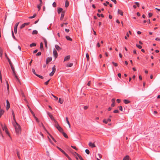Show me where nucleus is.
<instances>
[{
	"instance_id": "nucleus-31",
	"label": "nucleus",
	"mask_w": 160,
	"mask_h": 160,
	"mask_svg": "<svg viewBox=\"0 0 160 160\" xmlns=\"http://www.w3.org/2000/svg\"><path fill=\"white\" fill-rule=\"evenodd\" d=\"M97 15L99 17H100V16H101L102 18L104 17V15L102 14H99V13H97Z\"/></svg>"
},
{
	"instance_id": "nucleus-1",
	"label": "nucleus",
	"mask_w": 160,
	"mask_h": 160,
	"mask_svg": "<svg viewBox=\"0 0 160 160\" xmlns=\"http://www.w3.org/2000/svg\"><path fill=\"white\" fill-rule=\"evenodd\" d=\"M13 124L15 127L16 132L17 134L19 133L21 131L20 126L17 122H13Z\"/></svg>"
},
{
	"instance_id": "nucleus-44",
	"label": "nucleus",
	"mask_w": 160,
	"mask_h": 160,
	"mask_svg": "<svg viewBox=\"0 0 160 160\" xmlns=\"http://www.w3.org/2000/svg\"><path fill=\"white\" fill-rule=\"evenodd\" d=\"M109 4V2L108 1H106V3H103V5L105 6H107V4Z\"/></svg>"
},
{
	"instance_id": "nucleus-24",
	"label": "nucleus",
	"mask_w": 160,
	"mask_h": 160,
	"mask_svg": "<svg viewBox=\"0 0 160 160\" xmlns=\"http://www.w3.org/2000/svg\"><path fill=\"white\" fill-rule=\"evenodd\" d=\"M66 122H67L68 124V125L69 127L70 128L71 127V126H70V123L69 121H68V118L67 117H66Z\"/></svg>"
},
{
	"instance_id": "nucleus-18",
	"label": "nucleus",
	"mask_w": 160,
	"mask_h": 160,
	"mask_svg": "<svg viewBox=\"0 0 160 160\" xmlns=\"http://www.w3.org/2000/svg\"><path fill=\"white\" fill-rule=\"evenodd\" d=\"M118 13L120 14L121 16L123 15V12L120 9H118Z\"/></svg>"
},
{
	"instance_id": "nucleus-45",
	"label": "nucleus",
	"mask_w": 160,
	"mask_h": 160,
	"mask_svg": "<svg viewBox=\"0 0 160 160\" xmlns=\"http://www.w3.org/2000/svg\"><path fill=\"white\" fill-rule=\"evenodd\" d=\"M113 112L114 113H119V111L118 110H114V111H113Z\"/></svg>"
},
{
	"instance_id": "nucleus-42",
	"label": "nucleus",
	"mask_w": 160,
	"mask_h": 160,
	"mask_svg": "<svg viewBox=\"0 0 160 160\" xmlns=\"http://www.w3.org/2000/svg\"><path fill=\"white\" fill-rule=\"evenodd\" d=\"M52 96H53L54 98H55V100L56 101H57V100H58V98L57 97H56V96H54V95H53V94H52Z\"/></svg>"
},
{
	"instance_id": "nucleus-35",
	"label": "nucleus",
	"mask_w": 160,
	"mask_h": 160,
	"mask_svg": "<svg viewBox=\"0 0 160 160\" xmlns=\"http://www.w3.org/2000/svg\"><path fill=\"white\" fill-rule=\"evenodd\" d=\"M63 100H61V99L60 98H59V102L61 103V104H62L63 103Z\"/></svg>"
},
{
	"instance_id": "nucleus-3",
	"label": "nucleus",
	"mask_w": 160,
	"mask_h": 160,
	"mask_svg": "<svg viewBox=\"0 0 160 160\" xmlns=\"http://www.w3.org/2000/svg\"><path fill=\"white\" fill-rule=\"evenodd\" d=\"M11 69L12 71V73H13V75L16 78V79L17 80V81L19 82V79L18 77L17 76V75L16 74L15 70L14 67L12 68Z\"/></svg>"
},
{
	"instance_id": "nucleus-41",
	"label": "nucleus",
	"mask_w": 160,
	"mask_h": 160,
	"mask_svg": "<svg viewBox=\"0 0 160 160\" xmlns=\"http://www.w3.org/2000/svg\"><path fill=\"white\" fill-rule=\"evenodd\" d=\"M12 37L14 39H16V38L14 35V33H13V31H12Z\"/></svg>"
},
{
	"instance_id": "nucleus-14",
	"label": "nucleus",
	"mask_w": 160,
	"mask_h": 160,
	"mask_svg": "<svg viewBox=\"0 0 160 160\" xmlns=\"http://www.w3.org/2000/svg\"><path fill=\"white\" fill-rule=\"evenodd\" d=\"M70 55H68L65 57L64 59V61H68L70 59Z\"/></svg>"
},
{
	"instance_id": "nucleus-13",
	"label": "nucleus",
	"mask_w": 160,
	"mask_h": 160,
	"mask_svg": "<svg viewBox=\"0 0 160 160\" xmlns=\"http://www.w3.org/2000/svg\"><path fill=\"white\" fill-rule=\"evenodd\" d=\"M6 102H7L6 108H7V110H8V109L10 107V103H9V101H8V100H7Z\"/></svg>"
},
{
	"instance_id": "nucleus-15",
	"label": "nucleus",
	"mask_w": 160,
	"mask_h": 160,
	"mask_svg": "<svg viewBox=\"0 0 160 160\" xmlns=\"http://www.w3.org/2000/svg\"><path fill=\"white\" fill-rule=\"evenodd\" d=\"M64 12H62L61 13V16L60 17V20H62L63 19L64 17Z\"/></svg>"
},
{
	"instance_id": "nucleus-8",
	"label": "nucleus",
	"mask_w": 160,
	"mask_h": 160,
	"mask_svg": "<svg viewBox=\"0 0 160 160\" xmlns=\"http://www.w3.org/2000/svg\"><path fill=\"white\" fill-rule=\"evenodd\" d=\"M30 23L29 22H27V23H24L22 24V25L20 27V28L21 29H22V28H24L25 26H27L29 25Z\"/></svg>"
},
{
	"instance_id": "nucleus-46",
	"label": "nucleus",
	"mask_w": 160,
	"mask_h": 160,
	"mask_svg": "<svg viewBox=\"0 0 160 160\" xmlns=\"http://www.w3.org/2000/svg\"><path fill=\"white\" fill-rule=\"evenodd\" d=\"M112 64H113V65L115 66V67H117L118 66V64L116 63H115V62H112Z\"/></svg>"
},
{
	"instance_id": "nucleus-56",
	"label": "nucleus",
	"mask_w": 160,
	"mask_h": 160,
	"mask_svg": "<svg viewBox=\"0 0 160 160\" xmlns=\"http://www.w3.org/2000/svg\"><path fill=\"white\" fill-rule=\"evenodd\" d=\"M134 3L138 7H139V4L138 2H135Z\"/></svg>"
},
{
	"instance_id": "nucleus-60",
	"label": "nucleus",
	"mask_w": 160,
	"mask_h": 160,
	"mask_svg": "<svg viewBox=\"0 0 160 160\" xmlns=\"http://www.w3.org/2000/svg\"><path fill=\"white\" fill-rule=\"evenodd\" d=\"M117 102L118 103H119L121 102V100L119 99H118L117 100Z\"/></svg>"
},
{
	"instance_id": "nucleus-54",
	"label": "nucleus",
	"mask_w": 160,
	"mask_h": 160,
	"mask_svg": "<svg viewBox=\"0 0 160 160\" xmlns=\"http://www.w3.org/2000/svg\"><path fill=\"white\" fill-rule=\"evenodd\" d=\"M152 15V14L151 13H148V17L149 18L151 17Z\"/></svg>"
},
{
	"instance_id": "nucleus-5",
	"label": "nucleus",
	"mask_w": 160,
	"mask_h": 160,
	"mask_svg": "<svg viewBox=\"0 0 160 160\" xmlns=\"http://www.w3.org/2000/svg\"><path fill=\"white\" fill-rule=\"evenodd\" d=\"M56 71V68L55 66L54 65L53 67L52 68V72L49 74V76H52L54 74L55 72Z\"/></svg>"
},
{
	"instance_id": "nucleus-25",
	"label": "nucleus",
	"mask_w": 160,
	"mask_h": 160,
	"mask_svg": "<svg viewBox=\"0 0 160 160\" xmlns=\"http://www.w3.org/2000/svg\"><path fill=\"white\" fill-rule=\"evenodd\" d=\"M62 133L64 137L67 138H68V136L65 132H63Z\"/></svg>"
},
{
	"instance_id": "nucleus-47",
	"label": "nucleus",
	"mask_w": 160,
	"mask_h": 160,
	"mask_svg": "<svg viewBox=\"0 0 160 160\" xmlns=\"http://www.w3.org/2000/svg\"><path fill=\"white\" fill-rule=\"evenodd\" d=\"M50 137H51V138H52V140L54 141L55 142H56V140H55V139L51 135H50Z\"/></svg>"
},
{
	"instance_id": "nucleus-30",
	"label": "nucleus",
	"mask_w": 160,
	"mask_h": 160,
	"mask_svg": "<svg viewBox=\"0 0 160 160\" xmlns=\"http://www.w3.org/2000/svg\"><path fill=\"white\" fill-rule=\"evenodd\" d=\"M38 32L36 30H34L32 32V34L33 35L36 34L38 33Z\"/></svg>"
},
{
	"instance_id": "nucleus-22",
	"label": "nucleus",
	"mask_w": 160,
	"mask_h": 160,
	"mask_svg": "<svg viewBox=\"0 0 160 160\" xmlns=\"http://www.w3.org/2000/svg\"><path fill=\"white\" fill-rule=\"evenodd\" d=\"M43 41H44V43H45V47H46V48H47V40L44 38L43 39Z\"/></svg>"
},
{
	"instance_id": "nucleus-36",
	"label": "nucleus",
	"mask_w": 160,
	"mask_h": 160,
	"mask_svg": "<svg viewBox=\"0 0 160 160\" xmlns=\"http://www.w3.org/2000/svg\"><path fill=\"white\" fill-rule=\"evenodd\" d=\"M42 6V5H40V3L39 4L37 8H38V11H39L41 9V6Z\"/></svg>"
},
{
	"instance_id": "nucleus-32",
	"label": "nucleus",
	"mask_w": 160,
	"mask_h": 160,
	"mask_svg": "<svg viewBox=\"0 0 160 160\" xmlns=\"http://www.w3.org/2000/svg\"><path fill=\"white\" fill-rule=\"evenodd\" d=\"M17 155L18 156V157L19 159H20V157L19 155V152L18 151H17Z\"/></svg>"
},
{
	"instance_id": "nucleus-39",
	"label": "nucleus",
	"mask_w": 160,
	"mask_h": 160,
	"mask_svg": "<svg viewBox=\"0 0 160 160\" xmlns=\"http://www.w3.org/2000/svg\"><path fill=\"white\" fill-rule=\"evenodd\" d=\"M136 46L137 47H138L139 49H141L142 48V46L141 45H139L138 44H137L136 45Z\"/></svg>"
},
{
	"instance_id": "nucleus-7",
	"label": "nucleus",
	"mask_w": 160,
	"mask_h": 160,
	"mask_svg": "<svg viewBox=\"0 0 160 160\" xmlns=\"http://www.w3.org/2000/svg\"><path fill=\"white\" fill-rule=\"evenodd\" d=\"M53 56L55 57V59L58 56V54L57 51L54 49L53 52Z\"/></svg>"
},
{
	"instance_id": "nucleus-23",
	"label": "nucleus",
	"mask_w": 160,
	"mask_h": 160,
	"mask_svg": "<svg viewBox=\"0 0 160 160\" xmlns=\"http://www.w3.org/2000/svg\"><path fill=\"white\" fill-rule=\"evenodd\" d=\"M65 37L67 40L70 41H72V39L71 38H70L69 36H66Z\"/></svg>"
},
{
	"instance_id": "nucleus-16",
	"label": "nucleus",
	"mask_w": 160,
	"mask_h": 160,
	"mask_svg": "<svg viewBox=\"0 0 160 160\" xmlns=\"http://www.w3.org/2000/svg\"><path fill=\"white\" fill-rule=\"evenodd\" d=\"M49 117L52 120H53L54 121L55 123H57V122L54 119V117L52 114L50 115Z\"/></svg>"
},
{
	"instance_id": "nucleus-40",
	"label": "nucleus",
	"mask_w": 160,
	"mask_h": 160,
	"mask_svg": "<svg viewBox=\"0 0 160 160\" xmlns=\"http://www.w3.org/2000/svg\"><path fill=\"white\" fill-rule=\"evenodd\" d=\"M36 16V14H34L33 16L29 17V18H31V19L33 18H35Z\"/></svg>"
},
{
	"instance_id": "nucleus-51",
	"label": "nucleus",
	"mask_w": 160,
	"mask_h": 160,
	"mask_svg": "<svg viewBox=\"0 0 160 160\" xmlns=\"http://www.w3.org/2000/svg\"><path fill=\"white\" fill-rule=\"evenodd\" d=\"M41 55V52H38L36 54V55L38 56H40Z\"/></svg>"
},
{
	"instance_id": "nucleus-6",
	"label": "nucleus",
	"mask_w": 160,
	"mask_h": 160,
	"mask_svg": "<svg viewBox=\"0 0 160 160\" xmlns=\"http://www.w3.org/2000/svg\"><path fill=\"white\" fill-rule=\"evenodd\" d=\"M19 23V22H17L16 23V24L15 25L14 30V33L15 34H16L17 33V28H18V26Z\"/></svg>"
},
{
	"instance_id": "nucleus-50",
	"label": "nucleus",
	"mask_w": 160,
	"mask_h": 160,
	"mask_svg": "<svg viewBox=\"0 0 160 160\" xmlns=\"http://www.w3.org/2000/svg\"><path fill=\"white\" fill-rule=\"evenodd\" d=\"M52 6L54 7H56V4L55 2H54L52 3Z\"/></svg>"
},
{
	"instance_id": "nucleus-57",
	"label": "nucleus",
	"mask_w": 160,
	"mask_h": 160,
	"mask_svg": "<svg viewBox=\"0 0 160 160\" xmlns=\"http://www.w3.org/2000/svg\"><path fill=\"white\" fill-rule=\"evenodd\" d=\"M50 79H49L48 80V81H47V82H45V84L46 85H47L48 83V82H49V81H50Z\"/></svg>"
},
{
	"instance_id": "nucleus-19",
	"label": "nucleus",
	"mask_w": 160,
	"mask_h": 160,
	"mask_svg": "<svg viewBox=\"0 0 160 160\" xmlns=\"http://www.w3.org/2000/svg\"><path fill=\"white\" fill-rule=\"evenodd\" d=\"M55 47L56 49L58 51H60L61 49V48L58 45H55Z\"/></svg>"
},
{
	"instance_id": "nucleus-58",
	"label": "nucleus",
	"mask_w": 160,
	"mask_h": 160,
	"mask_svg": "<svg viewBox=\"0 0 160 160\" xmlns=\"http://www.w3.org/2000/svg\"><path fill=\"white\" fill-rule=\"evenodd\" d=\"M119 110L121 111H122V106H120L119 107Z\"/></svg>"
},
{
	"instance_id": "nucleus-21",
	"label": "nucleus",
	"mask_w": 160,
	"mask_h": 160,
	"mask_svg": "<svg viewBox=\"0 0 160 160\" xmlns=\"http://www.w3.org/2000/svg\"><path fill=\"white\" fill-rule=\"evenodd\" d=\"M63 10L62 8H59L58 10V14H60L61 12H62Z\"/></svg>"
},
{
	"instance_id": "nucleus-26",
	"label": "nucleus",
	"mask_w": 160,
	"mask_h": 160,
	"mask_svg": "<svg viewBox=\"0 0 160 160\" xmlns=\"http://www.w3.org/2000/svg\"><path fill=\"white\" fill-rule=\"evenodd\" d=\"M129 156L128 155L126 156L124 158L123 160H129Z\"/></svg>"
},
{
	"instance_id": "nucleus-27",
	"label": "nucleus",
	"mask_w": 160,
	"mask_h": 160,
	"mask_svg": "<svg viewBox=\"0 0 160 160\" xmlns=\"http://www.w3.org/2000/svg\"><path fill=\"white\" fill-rule=\"evenodd\" d=\"M4 112V111L3 110H0V118L3 114Z\"/></svg>"
},
{
	"instance_id": "nucleus-53",
	"label": "nucleus",
	"mask_w": 160,
	"mask_h": 160,
	"mask_svg": "<svg viewBox=\"0 0 160 160\" xmlns=\"http://www.w3.org/2000/svg\"><path fill=\"white\" fill-rule=\"evenodd\" d=\"M7 90L8 91L9 89V84L7 82Z\"/></svg>"
},
{
	"instance_id": "nucleus-34",
	"label": "nucleus",
	"mask_w": 160,
	"mask_h": 160,
	"mask_svg": "<svg viewBox=\"0 0 160 160\" xmlns=\"http://www.w3.org/2000/svg\"><path fill=\"white\" fill-rule=\"evenodd\" d=\"M32 71L33 73L34 74H35L36 76V75H37V74L36 73L35 71V70L34 68H32Z\"/></svg>"
},
{
	"instance_id": "nucleus-49",
	"label": "nucleus",
	"mask_w": 160,
	"mask_h": 160,
	"mask_svg": "<svg viewBox=\"0 0 160 160\" xmlns=\"http://www.w3.org/2000/svg\"><path fill=\"white\" fill-rule=\"evenodd\" d=\"M126 36H125V39H128V38H127V37H128L129 36V34L128 33H127V34H126Z\"/></svg>"
},
{
	"instance_id": "nucleus-33",
	"label": "nucleus",
	"mask_w": 160,
	"mask_h": 160,
	"mask_svg": "<svg viewBox=\"0 0 160 160\" xmlns=\"http://www.w3.org/2000/svg\"><path fill=\"white\" fill-rule=\"evenodd\" d=\"M36 76L40 78L43 79V77L42 76L40 75L39 74L36 75Z\"/></svg>"
},
{
	"instance_id": "nucleus-28",
	"label": "nucleus",
	"mask_w": 160,
	"mask_h": 160,
	"mask_svg": "<svg viewBox=\"0 0 160 160\" xmlns=\"http://www.w3.org/2000/svg\"><path fill=\"white\" fill-rule=\"evenodd\" d=\"M36 44L35 43H33L30 45V47H33L36 46Z\"/></svg>"
},
{
	"instance_id": "nucleus-29",
	"label": "nucleus",
	"mask_w": 160,
	"mask_h": 160,
	"mask_svg": "<svg viewBox=\"0 0 160 160\" xmlns=\"http://www.w3.org/2000/svg\"><path fill=\"white\" fill-rule=\"evenodd\" d=\"M69 6V2L68 1L66 0L65 1V7H68Z\"/></svg>"
},
{
	"instance_id": "nucleus-52",
	"label": "nucleus",
	"mask_w": 160,
	"mask_h": 160,
	"mask_svg": "<svg viewBox=\"0 0 160 160\" xmlns=\"http://www.w3.org/2000/svg\"><path fill=\"white\" fill-rule=\"evenodd\" d=\"M7 59L8 61V62H9V64H11L12 63V62H11V61H10V59L8 58H7Z\"/></svg>"
},
{
	"instance_id": "nucleus-20",
	"label": "nucleus",
	"mask_w": 160,
	"mask_h": 160,
	"mask_svg": "<svg viewBox=\"0 0 160 160\" xmlns=\"http://www.w3.org/2000/svg\"><path fill=\"white\" fill-rule=\"evenodd\" d=\"M123 102H124V103L126 104H128L130 102V101H129V100H127V99H124L123 100Z\"/></svg>"
},
{
	"instance_id": "nucleus-48",
	"label": "nucleus",
	"mask_w": 160,
	"mask_h": 160,
	"mask_svg": "<svg viewBox=\"0 0 160 160\" xmlns=\"http://www.w3.org/2000/svg\"><path fill=\"white\" fill-rule=\"evenodd\" d=\"M86 58H87V59L88 60H89V55L87 53L86 54Z\"/></svg>"
},
{
	"instance_id": "nucleus-43",
	"label": "nucleus",
	"mask_w": 160,
	"mask_h": 160,
	"mask_svg": "<svg viewBox=\"0 0 160 160\" xmlns=\"http://www.w3.org/2000/svg\"><path fill=\"white\" fill-rule=\"evenodd\" d=\"M85 152L88 154H89L90 153V152H89V151L88 149H86L85 150Z\"/></svg>"
},
{
	"instance_id": "nucleus-64",
	"label": "nucleus",
	"mask_w": 160,
	"mask_h": 160,
	"mask_svg": "<svg viewBox=\"0 0 160 160\" xmlns=\"http://www.w3.org/2000/svg\"><path fill=\"white\" fill-rule=\"evenodd\" d=\"M155 40L156 41H160V38H157L155 39Z\"/></svg>"
},
{
	"instance_id": "nucleus-17",
	"label": "nucleus",
	"mask_w": 160,
	"mask_h": 160,
	"mask_svg": "<svg viewBox=\"0 0 160 160\" xmlns=\"http://www.w3.org/2000/svg\"><path fill=\"white\" fill-rule=\"evenodd\" d=\"M75 154L77 155V156H78V157L79 158V159L80 160H84L82 157L81 156H80V155L78 154V153H77L76 152H74Z\"/></svg>"
},
{
	"instance_id": "nucleus-62",
	"label": "nucleus",
	"mask_w": 160,
	"mask_h": 160,
	"mask_svg": "<svg viewBox=\"0 0 160 160\" xmlns=\"http://www.w3.org/2000/svg\"><path fill=\"white\" fill-rule=\"evenodd\" d=\"M88 108V107L87 106H85L83 108L85 110H86Z\"/></svg>"
},
{
	"instance_id": "nucleus-2",
	"label": "nucleus",
	"mask_w": 160,
	"mask_h": 160,
	"mask_svg": "<svg viewBox=\"0 0 160 160\" xmlns=\"http://www.w3.org/2000/svg\"><path fill=\"white\" fill-rule=\"evenodd\" d=\"M1 125L2 130L3 131H5L6 134H7L8 136H10L9 133L8 132L6 125L4 124H3L2 123L1 124Z\"/></svg>"
},
{
	"instance_id": "nucleus-4",
	"label": "nucleus",
	"mask_w": 160,
	"mask_h": 160,
	"mask_svg": "<svg viewBox=\"0 0 160 160\" xmlns=\"http://www.w3.org/2000/svg\"><path fill=\"white\" fill-rule=\"evenodd\" d=\"M57 124L55 125V127L58 129V130L61 132H63V130L61 127L58 124L56 123Z\"/></svg>"
},
{
	"instance_id": "nucleus-59",
	"label": "nucleus",
	"mask_w": 160,
	"mask_h": 160,
	"mask_svg": "<svg viewBox=\"0 0 160 160\" xmlns=\"http://www.w3.org/2000/svg\"><path fill=\"white\" fill-rule=\"evenodd\" d=\"M115 98H112L111 100V101L112 103H115Z\"/></svg>"
},
{
	"instance_id": "nucleus-10",
	"label": "nucleus",
	"mask_w": 160,
	"mask_h": 160,
	"mask_svg": "<svg viewBox=\"0 0 160 160\" xmlns=\"http://www.w3.org/2000/svg\"><path fill=\"white\" fill-rule=\"evenodd\" d=\"M52 57H48L47 58L46 60V63L48 64L52 60Z\"/></svg>"
},
{
	"instance_id": "nucleus-63",
	"label": "nucleus",
	"mask_w": 160,
	"mask_h": 160,
	"mask_svg": "<svg viewBox=\"0 0 160 160\" xmlns=\"http://www.w3.org/2000/svg\"><path fill=\"white\" fill-rule=\"evenodd\" d=\"M65 31L67 32H68L69 31V29H65Z\"/></svg>"
},
{
	"instance_id": "nucleus-12",
	"label": "nucleus",
	"mask_w": 160,
	"mask_h": 160,
	"mask_svg": "<svg viewBox=\"0 0 160 160\" xmlns=\"http://www.w3.org/2000/svg\"><path fill=\"white\" fill-rule=\"evenodd\" d=\"M88 145L89 147H91L92 148L95 147H96L94 143H92L91 142H90L88 144Z\"/></svg>"
},
{
	"instance_id": "nucleus-38",
	"label": "nucleus",
	"mask_w": 160,
	"mask_h": 160,
	"mask_svg": "<svg viewBox=\"0 0 160 160\" xmlns=\"http://www.w3.org/2000/svg\"><path fill=\"white\" fill-rule=\"evenodd\" d=\"M40 49H42L43 48V45L42 42L40 43Z\"/></svg>"
},
{
	"instance_id": "nucleus-55",
	"label": "nucleus",
	"mask_w": 160,
	"mask_h": 160,
	"mask_svg": "<svg viewBox=\"0 0 160 160\" xmlns=\"http://www.w3.org/2000/svg\"><path fill=\"white\" fill-rule=\"evenodd\" d=\"M71 147L72 148H73V149H75V150H78V149H77V148H76L75 146H71Z\"/></svg>"
},
{
	"instance_id": "nucleus-9",
	"label": "nucleus",
	"mask_w": 160,
	"mask_h": 160,
	"mask_svg": "<svg viewBox=\"0 0 160 160\" xmlns=\"http://www.w3.org/2000/svg\"><path fill=\"white\" fill-rule=\"evenodd\" d=\"M57 148L59 149L62 153L64 154L65 156H68V154L65 152L64 151H63L61 148L59 147H57Z\"/></svg>"
},
{
	"instance_id": "nucleus-37",
	"label": "nucleus",
	"mask_w": 160,
	"mask_h": 160,
	"mask_svg": "<svg viewBox=\"0 0 160 160\" xmlns=\"http://www.w3.org/2000/svg\"><path fill=\"white\" fill-rule=\"evenodd\" d=\"M73 65V63H70L68 64L67 65V66L70 67H71Z\"/></svg>"
},
{
	"instance_id": "nucleus-61",
	"label": "nucleus",
	"mask_w": 160,
	"mask_h": 160,
	"mask_svg": "<svg viewBox=\"0 0 160 160\" xmlns=\"http://www.w3.org/2000/svg\"><path fill=\"white\" fill-rule=\"evenodd\" d=\"M66 156L68 158L69 160H72L68 155V156Z\"/></svg>"
},
{
	"instance_id": "nucleus-11",
	"label": "nucleus",
	"mask_w": 160,
	"mask_h": 160,
	"mask_svg": "<svg viewBox=\"0 0 160 160\" xmlns=\"http://www.w3.org/2000/svg\"><path fill=\"white\" fill-rule=\"evenodd\" d=\"M111 121V120L110 118H108L107 119H104L103 120V122L105 123H107L108 122H109Z\"/></svg>"
}]
</instances>
